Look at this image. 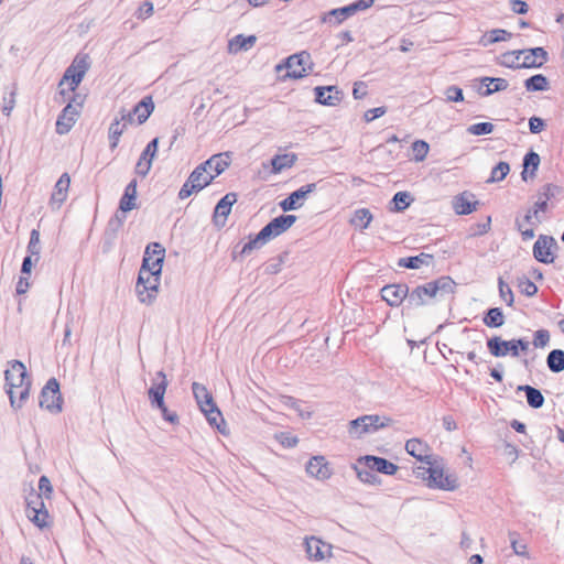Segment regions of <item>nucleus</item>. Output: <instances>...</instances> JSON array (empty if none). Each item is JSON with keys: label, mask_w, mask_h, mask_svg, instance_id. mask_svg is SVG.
I'll return each instance as SVG.
<instances>
[{"label": "nucleus", "mask_w": 564, "mask_h": 564, "mask_svg": "<svg viewBox=\"0 0 564 564\" xmlns=\"http://www.w3.org/2000/svg\"><path fill=\"white\" fill-rule=\"evenodd\" d=\"M414 473L430 489L454 491L459 486L455 474L445 473L444 459L440 456L426 460L424 466H417Z\"/></svg>", "instance_id": "obj_1"}, {"label": "nucleus", "mask_w": 564, "mask_h": 564, "mask_svg": "<svg viewBox=\"0 0 564 564\" xmlns=\"http://www.w3.org/2000/svg\"><path fill=\"white\" fill-rule=\"evenodd\" d=\"M455 288L456 283L449 275H442L425 284L417 285L410 293L409 307L423 306L430 299L454 294Z\"/></svg>", "instance_id": "obj_2"}, {"label": "nucleus", "mask_w": 564, "mask_h": 564, "mask_svg": "<svg viewBox=\"0 0 564 564\" xmlns=\"http://www.w3.org/2000/svg\"><path fill=\"white\" fill-rule=\"evenodd\" d=\"M159 261L160 258L152 263V267H149V259L142 260L135 285V291L141 303L149 305L156 299L162 272Z\"/></svg>", "instance_id": "obj_3"}, {"label": "nucleus", "mask_w": 564, "mask_h": 564, "mask_svg": "<svg viewBox=\"0 0 564 564\" xmlns=\"http://www.w3.org/2000/svg\"><path fill=\"white\" fill-rule=\"evenodd\" d=\"M39 490L40 494H36L32 490L30 495L26 497V517L32 521L36 527L44 528L47 525L48 512L45 509L42 496L46 499H51L53 494V487L50 479L46 476H41L39 479Z\"/></svg>", "instance_id": "obj_4"}, {"label": "nucleus", "mask_w": 564, "mask_h": 564, "mask_svg": "<svg viewBox=\"0 0 564 564\" xmlns=\"http://www.w3.org/2000/svg\"><path fill=\"white\" fill-rule=\"evenodd\" d=\"M90 67L89 56L87 54H78L73 59L72 64L66 68L63 77L58 83V95L61 99L58 102H65L69 91H75L82 83L86 73Z\"/></svg>", "instance_id": "obj_5"}, {"label": "nucleus", "mask_w": 564, "mask_h": 564, "mask_svg": "<svg viewBox=\"0 0 564 564\" xmlns=\"http://www.w3.org/2000/svg\"><path fill=\"white\" fill-rule=\"evenodd\" d=\"M192 390L194 398L200 411L205 414L208 423L221 431L220 423H224L223 414L214 402L210 392L204 384L198 382H193Z\"/></svg>", "instance_id": "obj_6"}, {"label": "nucleus", "mask_w": 564, "mask_h": 564, "mask_svg": "<svg viewBox=\"0 0 564 564\" xmlns=\"http://www.w3.org/2000/svg\"><path fill=\"white\" fill-rule=\"evenodd\" d=\"M386 417L380 415H362L351 420L348 424V434L352 438H360L366 434L377 432L387 425Z\"/></svg>", "instance_id": "obj_7"}, {"label": "nucleus", "mask_w": 564, "mask_h": 564, "mask_svg": "<svg viewBox=\"0 0 564 564\" xmlns=\"http://www.w3.org/2000/svg\"><path fill=\"white\" fill-rule=\"evenodd\" d=\"M213 180L214 177L212 176V173L208 172V170H205L200 163L193 170L186 182L181 187L178 198L186 199L193 193H197L205 188Z\"/></svg>", "instance_id": "obj_8"}, {"label": "nucleus", "mask_w": 564, "mask_h": 564, "mask_svg": "<svg viewBox=\"0 0 564 564\" xmlns=\"http://www.w3.org/2000/svg\"><path fill=\"white\" fill-rule=\"evenodd\" d=\"M373 4V0H357L348 6L333 9L324 13L321 18L323 23H333L338 25L359 11H364Z\"/></svg>", "instance_id": "obj_9"}, {"label": "nucleus", "mask_w": 564, "mask_h": 564, "mask_svg": "<svg viewBox=\"0 0 564 564\" xmlns=\"http://www.w3.org/2000/svg\"><path fill=\"white\" fill-rule=\"evenodd\" d=\"M40 406L51 413L62 411L63 398L59 391V383L55 378L47 380L40 393Z\"/></svg>", "instance_id": "obj_10"}, {"label": "nucleus", "mask_w": 564, "mask_h": 564, "mask_svg": "<svg viewBox=\"0 0 564 564\" xmlns=\"http://www.w3.org/2000/svg\"><path fill=\"white\" fill-rule=\"evenodd\" d=\"M10 367L4 371L6 384L8 386V394L11 406H15V388L26 383L25 366L19 360H12Z\"/></svg>", "instance_id": "obj_11"}, {"label": "nucleus", "mask_w": 564, "mask_h": 564, "mask_svg": "<svg viewBox=\"0 0 564 564\" xmlns=\"http://www.w3.org/2000/svg\"><path fill=\"white\" fill-rule=\"evenodd\" d=\"M285 67L288 68V76L291 78L299 79L306 76L313 67L311 54L302 51L291 55L285 61Z\"/></svg>", "instance_id": "obj_12"}, {"label": "nucleus", "mask_w": 564, "mask_h": 564, "mask_svg": "<svg viewBox=\"0 0 564 564\" xmlns=\"http://www.w3.org/2000/svg\"><path fill=\"white\" fill-rule=\"evenodd\" d=\"M558 246L552 236L540 235L533 245V257L538 262L551 264L555 260Z\"/></svg>", "instance_id": "obj_13"}, {"label": "nucleus", "mask_w": 564, "mask_h": 564, "mask_svg": "<svg viewBox=\"0 0 564 564\" xmlns=\"http://www.w3.org/2000/svg\"><path fill=\"white\" fill-rule=\"evenodd\" d=\"M305 471L319 481H326L333 476V467L323 455L311 457L305 465Z\"/></svg>", "instance_id": "obj_14"}, {"label": "nucleus", "mask_w": 564, "mask_h": 564, "mask_svg": "<svg viewBox=\"0 0 564 564\" xmlns=\"http://www.w3.org/2000/svg\"><path fill=\"white\" fill-rule=\"evenodd\" d=\"M541 223L539 216L529 208L523 216L517 215L514 227L520 232L523 241H529L534 237V227Z\"/></svg>", "instance_id": "obj_15"}, {"label": "nucleus", "mask_w": 564, "mask_h": 564, "mask_svg": "<svg viewBox=\"0 0 564 564\" xmlns=\"http://www.w3.org/2000/svg\"><path fill=\"white\" fill-rule=\"evenodd\" d=\"M297 217L295 215H281L273 218L262 228V235L270 239L275 238L293 226Z\"/></svg>", "instance_id": "obj_16"}, {"label": "nucleus", "mask_w": 564, "mask_h": 564, "mask_svg": "<svg viewBox=\"0 0 564 564\" xmlns=\"http://www.w3.org/2000/svg\"><path fill=\"white\" fill-rule=\"evenodd\" d=\"M317 188V183L306 184L301 186L299 189L291 193L286 198L280 202V207L283 212H291L300 208L303 204L301 199H305L308 194L313 193Z\"/></svg>", "instance_id": "obj_17"}, {"label": "nucleus", "mask_w": 564, "mask_h": 564, "mask_svg": "<svg viewBox=\"0 0 564 564\" xmlns=\"http://www.w3.org/2000/svg\"><path fill=\"white\" fill-rule=\"evenodd\" d=\"M523 68H540L549 61V53L542 46L522 48Z\"/></svg>", "instance_id": "obj_18"}, {"label": "nucleus", "mask_w": 564, "mask_h": 564, "mask_svg": "<svg viewBox=\"0 0 564 564\" xmlns=\"http://www.w3.org/2000/svg\"><path fill=\"white\" fill-rule=\"evenodd\" d=\"M487 348L489 352L497 358L506 357L507 355L517 357L513 339L505 340L500 336H494L487 339Z\"/></svg>", "instance_id": "obj_19"}, {"label": "nucleus", "mask_w": 564, "mask_h": 564, "mask_svg": "<svg viewBox=\"0 0 564 564\" xmlns=\"http://www.w3.org/2000/svg\"><path fill=\"white\" fill-rule=\"evenodd\" d=\"M304 545L306 554L311 560H324L330 554V545L315 536L306 538Z\"/></svg>", "instance_id": "obj_20"}, {"label": "nucleus", "mask_w": 564, "mask_h": 564, "mask_svg": "<svg viewBox=\"0 0 564 564\" xmlns=\"http://www.w3.org/2000/svg\"><path fill=\"white\" fill-rule=\"evenodd\" d=\"M69 184L70 177L68 173H63L55 183L53 193L50 198V205L52 206V208H59L62 204L66 200Z\"/></svg>", "instance_id": "obj_21"}, {"label": "nucleus", "mask_w": 564, "mask_h": 564, "mask_svg": "<svg viewBox=\"0 0 564 564\" xmlns=\"http://www.w3.org/2000/svg\"><path fill=\"white\" fill-rule=\"evenodd\" d=\"M231 162V155L229 152H223L218 154H214L212 158L202 163L205 170L212 173V176L215 178L220 175Z\"/></svg>", "instance_id": "obj_22"}, {"label": "nucleus", "mask_w": 564, "mask_h": 564, "mask_svg": "<svg viewBox=\"0 0 564 564\" xmlns=\"http://www.w3.org/2000/svg\"><path fill=\"white\" fill-rule=\"evenodd\" d=\"M479 202L469 192H463L453 199V208L457 215H469L477 209Z\"/></svg>", "instance_id": "obj_23"}, {"label": "nucleus", "mask_w": 564, "mask_h": 564, "mask_svg": "<svg viewBox=\"0 0 564 564\" xmlns=\"http://www.w3.org/2000/svg\"><path fill=\"white\" fill-rule=\"evenodd\" d=\"M156 378L160 379L158 382H153L152 387L148 391L149 400L152 406H163L164 394L167 388V379L163 371L156 372Z\"/></svg>", "instance_id": "obj_24"}, {"label": "nucleus", "mask_w": 564, "mask_h": 564, "mask_svg": "<svg viewBox=\"0 0 564 564\" xmlns=\"http://www.w3.org/2000/svg\"><path fill=\"white\" fill-rule=\"evenodd\" d=\"M315 101L325 106H335L340 101V93L336 86H317L314 88Z\"/></svg>", "instance_id": "obj_25"}, {"label": "nucleus", "mask_w": 564, "mask_h": 564, "mask_svg": "<svg viewBox=\"0 0 564 564\" xmlns=\"http://www.w3.org/2000/svg\"><path fill=\"white\" fill-rule=\"evenodd\" d=\"M405 451L408 454L426 463V460L433 459L435 455L429 454L430 447L426 443L419 438H411L405 443Z\"/></svg>", "instance_id": "obj_26"}, {"label": "nucleus", "mask_w": 564, "mask_h": 564, "mask_svg": "<svg viewBox=\"0 0 564 564\" xmlns=\"http://www.w3.org/2000/svg\"><path fill=\"white\" fill-rule=\"evenodd\" d=\"M480 84L481 86L478 88V94L482 97L506 90L509 86L508 80L501 77H482Z\"/></svg>", "instance_id": "obj_27"}, {"label": "nucleus", "mask_w": 564, "mask_h": 564, "mask_svg": "<svg viewBox=\"0 0 564 564\" xmlns=\"http://www.w3.org/2000/svg\"><path fill=\"white\" fill-rule=\"evenodd\" d=\"M78 115L76 108L68 102L66 107L62 110V113L58 116L56 121V132L58 134L67 133L75 123V117Z\"/></svg>", "instance_id": "obj_28"}, {"label": "nucleus", "mask_w": 564, "mask_h": 564, "mask_svg": "<svg viewBox=\"0 0 564 564\" xmlns=\"http://www.w3.org/2000/svg\"><path fill=\"white\" fill-rule=\"evenodd\" d=\"M513 34L505 29H492L485 32L478 40V44L482 47H488L492 44L509 41Z\"/></svg>", "instance_id": "obj_29"}, {"label": "nucleus", "mask_w": 564, "mask_h": 564, "mask_svg": "<svg viewBox=\"0 0 564 564\" xmlns=\"http://www.w3.org/2000/svg\"><path fill=\"white\" fill-rule=\"evenodd\" d=\"M154 110V104L151 96H145L139 101L132 110H130L133 117L137 118V123L142 124L148 120Z\"/></svg>", "instance_id": "obj_30"}, {"label": "nucleus", "mask_w": 564, "mask_h": 564, "mask_svg": "<svg viewBox=\"0 0 564 564\" xmlns=\"http://www.w3.org/2000/svg\"><path fill=\"white\" fill-rule=\"evenodd\" d=\"M256 42H257L256 35L245 36L242 34H238L229 41L228 51H229V53H234V54L241 52V51H248L254 45Z\"/></svg>", "instance_id": "obj_31"}, {"label": "nucleus", "mask_w": 564, "mask_h": 564, "mask_svg": "<svg viewBox=\"0 0 564 564\" xmlns=\"http://www.w3.org/2000/svg\"><path fill=\"white\" fill-rule=\"evenodd\" d=\"M432 261V254L422 252L417 256L400 258L398 260V265L406 269H420L423 264L429 265Z\"/></svg>", "instance_id": "obj_32"}, {"label": "nucleus", "mask_w": 564, "mask_h": 564, "mask_svg": "<svg viewBox=\"0 0 564 564\" xmlns=\"http://www.w3.org/2000/svg\"><path fill=\"white\" fill-rule=\"evenodd\" d=\"M517 390L525 393L527 402L532 409H540L543 406L545 399L539 389L524 384L519 386Z\"/></svg>", "instance_id": "obj_33"}, {"label": "nucleus", "mask_w": 564, "mask_h": 564, "mask_svg": "<svg viewBox=\"0 0 564 564\" xmlns=\"http://www.w3.org/2000/svg\"><path fill=\"white\" fill-rule=\"evenodd\" d=\"M414 202V197L410 192L401 191L393 195L390 199V212H403Z\"/></svg>", "instance_id": "obj_34"}, {"label": "nucleus", "mask_w": 564, "mask_h": 564, "mask_svg": "<svg viewBox=\"0 0 564 564\" xmlns=\"http://www.w3.org/2000/svg\"><path fill=\"white\" fill-rule=\"evenodd\" d=\"M358 462L361 463L362 466H365L367 469L371 471L388 474V459L386 458L376 456H365L360 457Z\"/></svg>", "instance_id": "obj_35"}, {"label": "nucleus", "mask_w": 564, "mask_h": 564, "mask_svg": "<svg viewBox=\"0 0 564 564\" xmlns=\"http://www.w3.org/2000/svg\"><path fill=\"white\" fill-rule=\"evenodd\" d=\"M482 322L487 327L498 328L505 324V315L500 307H490L484 313Z\"/></svg>", "instance_id": "obj_36"}, {"label": "nucleus", "mask_w": 564, "mask_h": 564, "mask_svg": "<svg viewBox=\"0 0 564 564\" xmlns=\"http://www.w3.org/2000/svg\"><path fill=\"white\" fill-rule=\"evenodd\" d=\"M527 91H545L550 88V83L543 74H535L524 80Z\"/></svg>", "instance_id": "obj_37"}, {"label": "nucleus", "mask_w": 564, "mask_h": 564, "mask_svg": "<svg viewBox=\"0 0 564 564\" xmlns=\"http://www.w3.org/2000/svg\"><path fill=\"white\" fill-rule=\"evenodd\" d=\"M295 161L296 155L294 153L276 154L271 160L272 172L276 174L285 169H290L294 165Z\"/></svg>", "instance_id": "obj_38"}, {"label": "nucleus", "mask_w": 564, "mask_h": 564, "mask_svg": "<svg viewBox=\"0 0 564 564\" xmlns=\"http://www.w3.org/2000/svg\"><path fill=\"white\" fill-rule=\"evenodd\" d=\"M165 256V249L159 242H151L147 246L143 260L149 259V267H152V263L160 258L159 265L162 268L163 260Z\"/></svg>", "instance_id": "obj_39"}, {"label": "nucleus", "mask_w": 564, "mask_h": 564, "mask_svg": "<svg viewBox=\"0 0 564 564\" xmlns=\"http://www.w3.org/2000/svg\"><path fill=\"white\" fill-rule=\"evenodd\" d=\"M546 366L551 372L558 373L564 370V350L553 349L546 357Z\"/></svg>", "instance_id": "obj_40"}, {"label": "nucleus", "mask_w": 564, "mask_h": 564, "mask_svg": "<svg viewBox=\"0 0 564 564\" xmlns=\"http://www.w3.org/2000/svg\"><path fill=\"white\" fill-rule=\"evenodd\" d=\"M540 155L534 151H529L523 158V171L521 172V177L523 181H527V174L530 170L531 176L535 175V172L540 165Z\"/></svg>", "instance_id": "obj_41"}, {"label": "nucleus", "mask_w": 564, "mask_h": 564, "mask_svg": "<svg viewBox=\"0 0 564 564\" xmlns=\"http://www.w3.org/2000/svg\"><path fill=\"white\" fill-rule=\"evenodd\" d=\"M522 55V50H514L509 51L500 56L499 64L503 67L511 68V69H520L523 68L521 66L520 57Z\"/></svg>", "instance_id": "obj_42"}, {"label": "nucleus", "mask_w": 564, "mask_h": 564, "mask_svg": "<svg viewBox=\"0 0 564 564\" xmlns=\"http://www.w3.org/2000/svg\"><path fill=\"white\" fill-rule=\"evenodd\" d=\"M237 202L236 193L226 194L216 205L215 207V217L223 216L226 218L231 209V206Z\"/></svg>", "instance_id": "obj_43"}, {"label": "nucleus", "mask_w": 564, "mask_h": 564, "mask_svg": "<svg viewBox=\"0 0 564 564\" xmlns=\"http://www.w3.org/2000/svg\"><path fill=\"white\" fill-rule=\"evenodd\" d=\"M390 289H393L392 296L394 300H390V307L394 305L401 304L403 301H406V305L409 306V296L411 291L406 284H391Z\"/></svg>", "instance_id": "obj_44"}, {"label": "nucleus", "mask_w": 564, "mask_h": 564, "mask_svg": "<svg viewBox=\"0 0 564 564\" xmlns=\"http://www.w3.org/2000/svg\"><path fill=\"white\" fill-rule=\"evenodd\" d=\"M279 404L283 405V406H286V408H290V409H293L294 411L297 412V414L302 417V419H310L312 416V412L310 411H303L301 409V401L293 398V397H290V395H280L279 399Z\"/></svg>", "instance_id": "obj_45"}, {"label": "nucleus", "mask_w": 564, "mask_h": 564, "mask_svg": "<svg viewBox=\"0 0 564 564\" xmlns=\"http://www.w3.org/2000/svg\"><path fill=\"white\" fill-rule=\"evenodd\" d=\"M269 241V238L267 235H262V229L257 234V236L253 239H250L248 242H246L241 250L239 251V254L241 257L249 254L254 249H260L264 243Z\"/></svg>", "instance_id": "obj_46"}, {"label": "nucleus", "mask_w": 564, "mask_h": 564, "mask_svg": "<svg viewBox=\"0 0 564 564\" xmlns=\"http://www.w3.org/2000/svg\"><path fill=\"white\" fill-rule=\"evenodd\" d=\"M124 130V126H122L121 121L116 117L109 127V140L111 150H115L118 147L120 137Z\"/></svg>", "instance_id": "obj_47"}, {"label": "nucleus", "mask_w": 564, "mask_h": 564, "mask_svg": "<svg viewBox=\"0 0 564 564\" xmlns=\"http://www.w3.org/2000/svg\"><path fill=\"white\" fill-rule=\"evenodd\" d=\"M371 218L372 215L370 214V212L368 209L362 208L355 212L354 216L350 219V223L356 228L364 229L367 228Z\"/></svg>", "instance_id": "obj_48"}, {"label": "nucleus", "mask_w": 564, "mask_h": 564, "mask_svg": "<svg viewBox=\"0 0 564 564\" xmlns=\"http://www.w3.org/2000/svg\"><path fill=\"white\" fill-rule=\"evenodd\" d=\"M411 148L413 152V160L415 162L424 161L430 151V144L424 140H415Z\"/></svg>", "instance_id": "obj_49"}, {"label": "nucleus", "mask_w": 564, "mask_h": 564, "mask_svg": "<svg viewBox=\"0 0 564 564\" xmlns=\"http://www.w3.org/2000/svg\"><path fill=\"white\" fill-rule=\"evenodd\" d=\"M355 470L357 473L358 478L364 482L376 484L378 481L377 473L367 469L359 462H357V464L355 465Z\"/></svg>", "instance_id": "obj_50"}, {"label": "nucleus", "mask_w": 564, "mask_h": 564, "mask_svg": "<svg viewBox=\"0 0 564 564\" xmlns=\"http://www.w3.org/2000/svg\"><path fill=\"white\" fill-rule=\"evenodd\" d=\"M509 172L510 165L507 162L500 161L492 167L489 181L500 182L508 175Z\"/></svg>", "instance_id": "obj_51"}, {"label": "nucleus", "mask_w": 564, "mask_h": 564, "mask_svg": "<svg viewBox=\"0 0 564 564\" xmlns=\"http://www.w3.org/2000/svg\"><path fill=\"white\" fill-rule=\"evenodd\" d=\"M563 188L558 185L547 183L543 185L539 192V196H541L543 199L550 202L553 198L557 197L560 194H562Z\"/></svg>", "instance_id": "obj_52"}, {"label": "nucleus", "mask_w": 564, "mask_h": 564, "mask_svg": "<svg viewBox=\"0 0 564 564\" xmlns=\"http://www.w3.org/2000/svg\"><path fill=\"white\" fill-rule=\"evenodd\" d=\"M494 129H495V126L491 122L484 121V122L470 124L467 128V132L473 135H485V134L491 133L494 131Z\"/></svg>", "instance_id": "obj_53"}, {"label": "nucleus", "mask_w": 564, "mask_h": 564, "mask_svg": "<svg viewBox=\"0 0 564 564\" xmlns=\"http://www.w3.org/2000/svg\"><path fill=\"white\" fill-rule=\"evenodd\" d=\"M498 289L499 295L501 300L508 305L512 306L514 302L513 293L511 288L502 280V278L498 279Z\"/></svg>", "instance_id": "obj_54"}, {"label": "nucleus", "mask_w": 564, "mask_h": 564, "mask_svg": "<svg viewBox=\"0 0 564 564\" xmlns=\"http://www.w3.org/2000/svg\"><path fill=\"white\" fill-rule=\"evenodd\" d=\"M40 251H41L40 232L37 229H32V231L30 234V240L28 243V252L31 256H36V260H39Z\"/></svg>", "instance_id": "obj_55"}, {"label": "nucleus", "mask_w": 564, "mask_h": 564, "mask_svg": "<svg viewBox=\"0 0 564 564\" xmlns=\"http://www.w3.org/2000/svg\"><path fill=\"white\" fill-rule=\"evenodd\" d=\"M517 536H518V533H516V532L509 533L511 547H512L514 554L529 558V552H528L527 544L519 542L517 540Z\"/></svg>", "instance_id": "obj_56"}, {"label": "nucleus", "mask_w": 564, "mask_h": 564, "mask_svg": "<svg viewBox=\"0 0 564 564\" xmlns=\"http://www.w3.org/2000/svg\"><path fill=\"white\" fill-rule=\"evenodd\" d=\"M30 387H31V382L26 381L25 384L15 388V401H17V403H15V406H13L14 409L22 408L24 401L29 398Z\"/></svg>", "instance_id": "obj_57"}, {"label": "nucleus", "mask_w": 564, "mask_h": 564, "mask_svg": "<svg viewBox=\"0 0 564 564\" xmlns=\"http://www.w3.org/2000/svg\"><path fill=\"white\" fill-rule=\"evenodd\" d=\"M550 343V332L547 329H538L533 335V345L536 348H544Z\"/></svg>", "instance_id": "obj_58"}, {"label": "nucleus", "mask_w": 564, "mask_h": 564, "mask_svg": "<svg viewBox=\"0 0 564 564\" xmlns=\"http://www.w3.org/2000/svg\"><path fill=\"white\" fill-rule=\"evenodd\" d=\"M445 96L447 101L460 102L464 100L463 89L456 85H451L445 89Z\"/></svg>", "instance_id": "obj_59"}, {"label": "nucleus", "mask_w": 564, "mask_h": 564, "mask_svg": "<svg viewBox=\"0 0 564 564\" xmlns=\"http://www.w3.org/2000/svg\"><path fill=\"white\" fill-rule=\"evenodd\" d=\"M520 292L527 296H534L538 293V286L530 279L523 278L519 281Z\"/></svg>", "instance_id": "obj_60"}, {"label": "nucleus", "mask_w": 564, "mask_h": 564, "mask_svg": "<svg viewBox=\"0 0 564 564\" xmlns=\"http://www.w3.org/2000/svg\"><path fill=\"white\" fill-rule=\"evenodd\" d=\"M153 14V3L149 0L143 1L135 12L137 19L145 20Z\"/></svg>", "instance_id": "obj_61"}, {"label": "nucleus", "mask_w": 564, "mask_h": 564, "mask_svg": "<svg viewBox=\"0 0 564 564\" xmlns=\"http://www.w3.org/2000/svg\"><path fill=\"white\" fill-rule=\"evenodd\" d=\"M545 121L540 117L533 116L529 119V129L530 132L533 134L542 132L545 129Z\"/></svg>", "instance_id": "obj_62"}, {"label": "nucleus", "mask_w": 564, "mask_h": 564, "mask_svg": "<svg viewBox=\"0 0 564 564\" xmlns=\"http://www.w3.org/2000/svg\"><path fill=\"white\" fill-rule=\"evenodd\" d=\"M152 166L151 159H143L140 156L135 164V173L142 177L147 176Z\"/></svg>", "instance_id": "obj_63"}, {"label": "nucleus", "mask_w": 564, "mask_h": 564, "mask_svg": "<svg viewBox=\"0 0 564 564\" xmlns=\"http://www.w3.org/2000/svg\"><path fill=\"white\" fill-rule=\"evenodd\" d=\"M159 147V139L154 138L152 141L148 143L143 152L141 153V158L143 159H151V162L153 161L156 151Z\"/></svg>", "instance_id": "obj_64"}]
</instances>
